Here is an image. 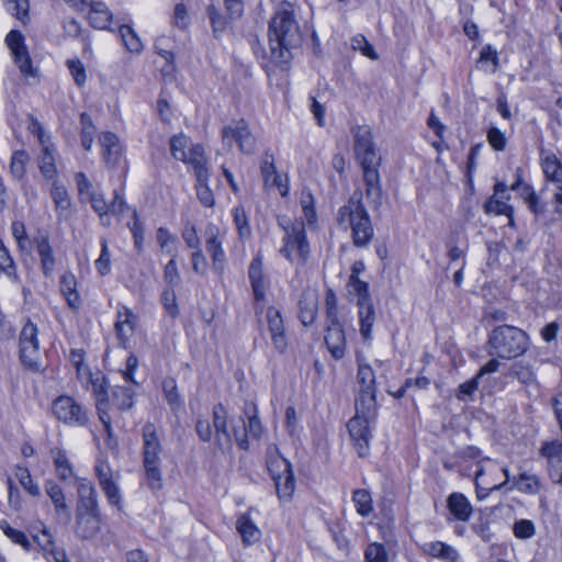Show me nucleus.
<instances>
[{"label": "nucleus", "mask_w": 562, "mask_h": 562, "mask_svg": "<svg viewBox=\"0 0 562 562\" xmlns=\"http://www.w3.org/2000/svg\"><path fill=\"white\" fill-rule=\"evenodd\" d=\"M487 140L491 147L497 151H503L506 148V137L497 127H490L487 131Z\"/></svg>", "instance_id": "obj_60"}, {"label": "nucleus", "mask_w": 562, "mask_h": 562, "mask_svg": "<svg viewBox=\"0 0 562 562\" xmlns=\"http://www.w3.org/2000/svg\"><path fill=\"white\" fill-rule=\"evenodd\" d=\"M226 233L216 225H209L206 228V251L212 259V267L215 272L222 274L225 268V252L223 250V241Z\"/></svg>", "instance_id": "obj_16"}, {"label": "nucleus", "mask_w": 562, "mask_h": 562, "mask_svg": "<svg viewBox=\"0 0 562 562\" xmlns=\"http://www.w3.org/2000/svg\"><path fill=\"white\" fill-rule=\"evenodd\" d=\"M260 169L265 187L276 190L281 196H286L289 193L288 177L277 171L273 155L265 154Z\"/></svg>", "instance_id": "obj_17"}, {"label": "nucleus", "mask_w": 562, "mask_h": 562, "mask_svg": "<svg viewBox=\"0 0 562 562\" xmlns=\"http://www.w3.org/2000/svg\"><path fill=\"white\" fill-rule=\"evenodd\" d=\"M301 40L302 35L293 5L286 1L281 2L269 24V43L272 58L285 61L289 50L297 46Z\"/></svg>", "instance_id": "obj_2"}, {"label": "nucleus", "mask_w": 562, "mask_h": 562, "mask_svg": "<svg viewBox=\"0 0 562 562\" xmlns=\"http://www.w3.org/2000/svg\"><path fill=\"white\" fill-rule=\"evenodd\" d=\"M101 488H102L103 493L105 494L110 505L115 506L119 509H121L122 508L121 493H120V488L116 485V483L114 482V480L101 485Z\"/></svg>", "instance_id": "obj_56"}, {"label": "nucleus", "mask_w": 562, "mask_h": 562, "mask_svg": "<svg viewBox=\"0 0 562 562\" xmlns=\"http://www.w3.org/2000/svg\"><path fill=\"white\" fill-rule=\"evenodd\" d=\"M210 167L207 168V176L205 180L196 179V194L200 202L206 207H213L215 198L213 191L209 188Z\"/></svg>", "instance_id": "obj_46"}, {"label": "nucleus", "mask_w": 562, "mask_h": 562, "mask_svg": "<svg viewBox=\"0 0 562 562\" xmlns=\"http://www.w3.org/2000/svg\"><path fill=\"white\" fill-rule=\"evenodd\" d=\"M513 374L524 384H530L536 380L532 368L522 362H517L513 366Z\"/></svg>", "instance_id": "obj_55"}, {"label": "nucleus", "mask_w": 562, "mask_h": 562, "mask_svg": "<svg viewBox=\"0 0 562 562\" xmlns=\"http://www.w3.org/2000/svg\"><path fill=\"white\" fill-rule=\"evenodd\" d=\"M245 414L248 416V426L243 424L240 429L234 428V437L237 446L243 449H248V437L249 431L255 438H259L263 431L261 422L257 416V407L254 403H247L245 406Z\"/></svg>", "instance_id": "obj_19"}, {"label": "nucleus", "mask_w": 562, "mask_h": 562, "mask_svg": "<svg viewBox=\"0 0 562 562\" xmlns=\"http://www.w3.org/2000/svg\"><path fill=\"white\" fill-rule=\"evenodd\" d=\"M5 43L21 74L25 77H35L37 75V68L32 64L23 34L16 30H12L7 34Z\"/></svg>", "instance_id": "obj_13"}, {"label": "nucleus", "mask_w": 562, "mask_h": 562, "mask_svg": "<svg viewBox=\"0 0 562 562\" xmlns=\"http://www.w3.org/2000/svg\"><path fill=\"white\" fill-rule=\"evenodd\" d=\"M491 351L504 359L516 358L528 348V338L525 331L515 326H499L490 335Z\"/></svg>", "instance_id": "obj_6"}, {"label": "nucleus", "mask_w": 562, "mask_h": 562, "mask_svg": "<svg viewBox=\"0 0 562 562\" xmlns=\"http://www.w3.org/2000/svg\"><path fill=\"white\" fill-rule=\"evenodd\" d=\"M97 271L101 276H108L111 271V255L106 239L101 240V254L94 262Z\"/></svg>", "instance_id": "obj_50"}, {"label": "nucleus", "mask_w": 562, "mask_h": 562, "mask_svg": "<svg viewBox=\"0 0 562 562\" xmlns=\"http://www.w3.org/2000/svg\"><path fill=\"white\" fill-rule=\"evenodd\" d=\"M45 492L52 501L57 516H64L67 521L70 520L69 506L66 502L65 493L60 485L54 481H47Z\"/></svg>", "instance_id": "obj_27"}, {"label": "nucleus", "mask_w": 562, "mask_h": 562, "mask_svg": "<svg viewBox=\"0 0 562 562\" xmlns=\"http://www.w3.org/2000/svg\"><path fill=\"white\" fill-rule=\"evenodd\" d=\"M43 146V154L40 158V169L43 176L48 179L53 180L57 176V170L55 167V156H54V147L52 144H44Z\"/></svg>", "instance_id": "obj_36"}, {"label": "nucleus", "mask_w": 562, "mask_h": 562, "mask_svg": "<svg viewBox=\"0 0 562 562\" xmlns=\"http://www.w3.org/2000/svg\"><path fill=\"white\" fill-rule=\"evenodd\" d=\"M267 469L274 481L277 494L281 501L289 502L295 490L291 463L281 456L276 446L267 450Z\"/></svg>", "instance_id": "obj_7"}, {"label": "nucleus", "mask_w": 562, "mask_h": 562, "mask_svg": "<svg viewBox=\"0 0 562 562\" xmlns=\"http://www.w3.org/2000/svg\"><path fill=\"white\" fill-rule=\"evenodd\" d=\"M539 453L548 462L550 475L553 471H560L558 483L562 482V445L558 440L543 442Z\"/></svg>", "instance_id": "obj_25"}, {"label": "nucleus", "mask_w": 562, "mask_h": 562, "mask_svg": "<svg viewBox=\"0 0 562 562\" xmlns=\"http://www.w3.org/2000/svg\"><path fill=\"white\" fill-rule=\"evenodd\" d=\"M535 532L536 528L531 520L521 519L514 524V533L519 539H529Z\"/></svg>", "instance_id": "obj_62"}, {"label": "nucleus", "mask_w": 562, "mask_h": 562, "mask_svg": "<svg viewBox=\"0 0 562 562\" xmlns=\"http://www.w3.org/2000/svg\"><path fill=\"white\" fill-rule=\"evenodd\" d=\"M102 518L97 507H76L75 533L82 540L94 538L101 530Z\"/></svg>", "instance_id": "obj_15"}, {"label": "nucleus", "mask_w": 562, "mask_h": 562, "mask_svg": "<svg viewBox=\"0 0 562 562\" xmlns=\"http://www.w3.org/2000/svg\"><path fill=\"white\" fill-rule=\"evenodd\" d=\"M236 528L241 536L243 542L252 544L261 538L260 529L250 520L247 515H241L236 521Z\"/></svg>", "instance_id": "obj_34"}, {"label": "nucleus", "mask_w": 562, "mask_h": 562, "mask_svg": "<svg viewBox=\"0 0 562 562\" xmlns=\"http://www.w3.org/2000/svg\"><path fill=\"white\" fill-rule=\"evenodd\" d=\"M222 139L224 146L231 149L236 144L238 149L246 155H251L256 150V137L245 120L234 121L224 126Z\"/></svg>", "instance_id": "obj_11"}, {"label": "nucleus", "mask_w": 562, "mask_h": 562, "mask_svg": "<svg viewBox=\"0 0 562 562\" xmlns=\"http://www.w3.org/2000/svg\"><path fill=\"white\" fill-rule=\"evenodd\" d=\"M357 380L360 385L359 397L356 404L360 405V409H374L375 408V375L372 368L366 363L361 355H357Z\"/></svg>", "instance_id": "obj_12"}, {"label": "nucleus", "mask_w": 562, "mask_h": 562, "mask_svg": "<svg viewBox=\"0 0 562 562\" xmlns=\"http://www.w3.org/2000/svg\"><path fill=\"white\" fill-rule=\"evenodd\" d=\"M171 23L173 26L180 30H186L189 26L190 15L187 7L183 3H177L175 5Z\"/></svg>", "instance_id": "obj_52"}, {"label": "nucleus", "mask_w": 562, "mask_h": 562, "mask_svg": "<svg viewBox=\"0 0 562 562\" xmlns=\"http://www.w3.org/2000/svg\"><path fill=\"white\" fill-rule=\"evenodd\" d=\"M353 138L356 158L363 170L366 195L375 207H379L382 204L383 193L378 171L380 157L373 144L372 131L367 125L358 126Z\"/></svg>", "instance_id": "obj_1"}, {"label": "nucleus", "mask_w": 562, "mask_h": 562, "mask_svg": "<svg viewBox=\"0 0 562 562\" xmlns=\"http://www.w3.org/2000/svg\"><path fill=\"white\" fill-rule=\"evenodd\" d=\"M35 243L37 252L41 257L43 272L46 277H50L54 272L56 260L48 236H41L36 238Z\"/></svg>", "instance_id": "obj_30"}, {"label": "nucleus", "mask_w": 562, "mask_h": 562, "mask_svg": "<svg viewBox=\"0 0 562 562\" xmlns=\"http://www.w3.org/2000/svg\"><path fill=\"white\" fill-rule=\"evenodd\" d=\"M512 481L514 486L524 494L536 495L542 487L540 479L536 474H529L527 472L514 476Z\"/></svg>", "instance_id": "obj_35"}, {"label": "nucleus", "mask_w": 562, "mask_h": 562, "mask_svg": "<svg viewBox=\"0 0 562 562\" xmlns=\"http://www.w3.org/2000/svg\"><path fill=\"white\" fill-rule=\"evenodd\" d=\"M337 224L345 231L351 229L355 246L364 247L373 237L370 216L362 203V192L356 190L348 202L338 209Z\"/></svg>", "instance_id": "obj_3"}, {"label": "nucleus", "mask_w": 562, "mask_h": 562, "mask_svg": "<svg viewBox=\"0 0 562 562\" xmlns=\"http://www.w3.org/2000/svg\"><path fill=\"white\" fill-rule=\"evenodd\" d=\"M325 342L335 359L338 360L345 356L346 337L338 318H331L330 324L327 326Z\"/></svg>", "instance_id": "obj_21"}, {"label": "nucleus", "mask_w": 562, "mask_h": 562, "mask_svg": "<svg viewBox=\"0 0 562 562\" xmlns=\"http://www.w3.org/2000/svg\"><path fill=\"white\" fill-rule=\"evenodd\" d=\"M38 328L30 319L23 326L20 334V357L23 364L32 370H38Z\"/></svg>", "instance_id": "obj_14"}, {"label": "nucleus", "mask_w": 562, "mask_h": 562, "mask_svg": "<svg viewBox=\"0 0 562 562\" xmlns=\"http://www.w3.org/2000/svg\"><path fill=\"white\" fill-rule=\"evenodd\" d=\"M540 162L546 178L555 183L558 192H562V164L554 153L540 149Z\"/></svg>", "instance_id": "obj_23"}, {"label": "nucleus", "mask_w": 562, "mask_h": 562, "mask_svg": "<svg viewBox=\"0 0 562 562\" xmlns=\"http://www.w3.org/2000/svg\"><path fill=\"white\" fill-rule=\"evenodd\" d=\"M60 291L70 307H79L80 296L77 291V279L72 272L65 271L60 277Z\"/></svg>", "instance_id": "obj_31"}, {"label": "nucleus", "mask_w": 562, "mask_h": 562, "mask_svg": "<svg viewBox=\"0 0 562 562\" xmlns=\"http://www.w3.org/2000/svg\"><path fill=\"white\" fill-rule=\"evenodd\" d=\"M50 193L58 215L67 216L70 206V200L66 188L64 186L54 183Z\"/></svg>", "instance_id": "obj_39"}, {"label": "nucleus", "mask_w": 562, "mask_h": 562, "mask_svg": "<svg viewBox=\"0 0 562 562\" xmlns=\"http://www.w3.org/2000/svg\"><path fill=\"white\" fill-rule=\"evenodd\" d=\"M81 123V145L86 150H90L93 143V135L95 127L91 121V117L87 113H82L80 116Z\"/></svg>", "instance_id": "obj_45"}, {"label": "nucleus", "mask_w": 562, "mask_h": 562, "mask_svg": "<svg viewBox=\"0 0 562 562\" xmlns=\"http://www.w3.org/2000/svg\"><path fill=\"white\" fill-rule=\"evenodd\" d=\"M70 362L76 367L77 374L80 379L90 375L88 368L85 366V352L82 349H72L69 355Z\"/></svg>", "instance_id": "obj_63"}, {"label": "nucleus", "mask_w": 562, "mask_h": 562, "mask_svg": "<svg viewBox=\"0 0 562 562\" xmlns=\"http://www.w3.org/2000/svg\"><path fill=\"white\" fill-rule=\"evenodd\" d=\"M268 321L272 342L276 349L282 352L288 345L283 318H268Z\"/></svg>", "instance_id": "obj_38"}, {"label": "nucleus", "mask_w": 562, "mask_h": 562, "mask_svg": "<svg viewBox=\"0 0 562 562\" xmlns=\"http://www.w3.org/2000/svg\"><path fill=\"white\" fill-rule=\"evenodd\" d=\"M356 404V415L348 422L347 428L353 442V447L360 458L369 453L371 428L370 425L374 418V409H360Z\"/></svg>", "instance_id": "obj_9"}, {"label": "nucleus", "mask_w": 562, "mask_h": 562, "mask_svg": "<svg viewBox=\"0 0 562 562\" xmlns=\"http://www.w3.org/2000/svg\"><path fill=\"white\" fill-rule=\"evenodd\" d=\"M447 507L454 518L461 521H468L473 510L468 498L462 493L458 492L448 496Z\"/></svg>", "instance_id": "obj_28"}, {"label": "nucleus", "mask_w": 562, "mask_h": 562, "mask_svg": "<svg viewBox=\"0 0 562 562\" xmlns=\"http://www.w3.org/2000/svg\"><path fill=\"white\" fill-rule=\"evenodd\" d=\"M135 326V318H124V321L115 323V331L122 347L126 348L127 341L134 334Z\"/></svg>", "instance_id": "obj_47"}, {"label": "nucleus", "mask_w": 562, "mask_h": 562, "mask_svg": "<svg viewBox=\"0 0 562 562\" xmlns=\"http://www.w3.org/2000/svg\"><path fill=\"white\" fill-rule=\"evenodd\" d=\"M352 47L360 50L362 55L372 60H376L379 57L372 44H370L362 35H359L352 40Z\"/></svg>", "instance_id": "obj_61"}, {"label": "nucleus", "mask_w": 562, "mask_h": 562, "mask_svg": "<svg viewBox=\"0 0 562 562\" xmlns=\"http://www.w3.org/2000/svg\"><path fill=\"white\" fill-rule=\"evenodd\" d=\"M132 218L133 222L127 225L133 234L135 247L140 249L144 241V227L138 218L136 210H132Z\"/></svg>", "instance_id": "obj_59"}, {"label": "nucleus", "mask_w": 562, "mask_h": 562, "mask_svg": "<svg viewBox=\"0 0 562 562\" xmlns=\"http://www.w3.org/2000/svg\"><path fill=\"white\" fill-rule=\"evenodd\" d=\"M52 414L58 422L70 427H85L89 423L86 408L68 395H60L53 401Z\"/></svg>", "instance_id": "obj_10"}, {"label": "nucleus", "mask_w": 562, "mask_h": 562, "mask_svg": "<svg viewBox=\"0 0 562 562\" xmlns=\"http://www.w3.org/2000/svg\"><path fill=\"white\" fill-rule=\"evenodd\" d=\"M162 446L154 424L147 423L143 427V463L148 486L151 490H160L162 475L160 471V456Z\"/></svg>", "instance_id": "obj_4"}, {"label": "nucleus", "mask_w": 562, "mask_h": 562, "mask_svg": "<svg viewBox=\"0 0 562 562\" xmlns=\"http://www.w3.org/2000/svg\"><path fill=\"white\" fill-rule=\"evenodd\" d=\"M424 551L430 557L448 562H458L459 552L450 544L441 541H432L424 546Z\"/></svg>", "instance_id": "obj_33"}, {"label": "nucleus", "mask_w": 562, "mask_h": 562, "mask_svg": "<svg viewBox=\"0 0 562 562\" xmlns=\"http://www.w3.org/2000/svg\"><path fill=\"white\" fill-rule=\"evenodd\" d=\"M249 279L252 285L256 301L265 299L267 281L262 271V260L260 257L252 259L249 266Z\"/></svg>", "instance_id": "obj_29"}, {"label": "nucleus", "mask_w": 562, "mask_h": 562, "mask_svg": "<svg viewBox=\"0 0 562 562\" xmlns=\"http://www.w3.org/2000/svg\"><path fill=\"white\" fill-rule=\"evenodd\" d=\"M66 64L77 86L82 87L87 81L85 65L79 59H68Z\"/></svg>", "instance_id": "obj_53"}, {"label": "nucleus", "mask_w": 562, "mask_h": 562, "mask_svg": "<svg viewBox=\"0 0 562 562\" xmlns=\"http://www.w3.org/2000/svg\"><path fill=\"white\" fill-rule=\"evenodd\" d=\"M30 157L24 150H16L11 157L10 171L16 179H22L25 175L26 165Z\"/></svg>", "instance_id": "obj_44"}, {"label": "nucleus", "mask_w": 562, "mask_h": 562, "mask_svg": "<svg viewBox=\"0 0 562 562\" xmlns=\"http://www.w3.org/2000/svg\"><path fill=\"white\" fill-rule=\"evenodd\" d=\"M233 217L238 234L241 238H246L250 236L251 229L248 223V218L244 207L236 206L233 209Z\"/></svg>", "instance_id": "obj_49"}, {"label": "nucleus", "mask_w": 562, "mask_h": 562, "mask_svg": "<svg viewBox=\"0 0 562 562\" xmlns=\"http://www.w3.org/2000/svg\"><path fill=\"white\" fill-rule=\"evenodd\" d=\"M134 393L126 386H116L113 391V402L120 409H128L133 406Z\"/></svg>", "instance_id": "obj_48"}, {"label": "nucleus", "mask_w": 562, "mask_h": 562, "mask_svg": "<svg viewBox=\"0 0 562 562\" xmlns=\"http://www.w3.org/2000/svg\"><path fill=\"white\" fill-rule=\"evenodd\" d=\"M509 196H495L493 195L485 204L484 210L488 214L506 215L509 217V223H513V207L506 202Z\"/></svg>", "instance_id": "obj_37"}, {"label": "nucleus", "mask_w": 562, "mask_h": 562, "mask_svg": "<svg viewBox=\"0 0 562 562\" xmlns=\"http://www.w3.org/2000/svg\"><path fill=\"white\" fill-rule=\"evenodd\" d=\"M95 475L100 486L113 481V473L110 464L104 460H98L94 467Z\"/></svg>", "instance_id": "obj_64"}, {"label": "nucleus", "mask_w": 562, "mask_h": 562, "mask_svg": "<svg viewBox=\"0 0 562 562\" xmlns=\"http://www.w3.org/2000/svg\"><path fill=\"white\" fill-rule=\"evenodd\" d=\"M44 555L48 562H69L64 549L56 548L52 540L43 547Z\"/></svg>", "instance_id": "obj_57"}, {"label": "nucleus", "mask_w": 562, "mask_h": 562, "mask_svg": "<svg viewBox=\"0 0 562 562\" xmlns=\"http://www.w3.org/2000/svg\"><path fill=\"white\" fill-rule=\"evenodd\" d=\"M92 209L99 214L103 225H110L108 215L110 214L109 203L105 201L104 195L100 192L93 191L86 199Z\"/></svg>", "instance_id": "obj_40"}, {"label": "nucleus", "mask_w": 562, "mask_h": 562, "mask_svg": "<svg viewBox=\"0 0 562 562\" xmlns=\"http://www.w3.org/2000/svg\"><path fill=\"white\" fill-rule=\"evenodd\" d=\"M49 456L53 460L55 474L61 482L70 483L72 480H76L72 463L64 449L53 448L49 451Z\"/></svg>", "instance_id": "obj_24"}, {"label": "nucleus", "mask_w": 562, "mask_h": 562, "mask_svg": "<svg viewBox=\"0 0 562 562\" xmlns=\"http://www.w3.org/2000/svg\"><path fill=\"white\" fill-rule=\"evenodd\" d=\"M5 8L14 18L24 20L29 14V0H5Z\"/></svg>", "instance_id": "obj_54"}, {"label": "nucleus", "mask_w": 562, "mask_h": 562, "mask_svg": "<svg viewBox=\"0 0 562 562\" xmlns=\"http://www.w3.org/2000/svg\"><path fill=\"white\" fill-rule=\"evenodd\" d=\"M88 12V20L91 26L105 30L112 22V13L103 2H88L86 10Z\"/></svg>", "instance_id": "obj_26"}, {"label": "nucleus", "mask_w": 562, "mask_h": 562, "mask_svg": "<svg viewBox=\"0 0 562 562\" xmlns=\"http://www.w3.org/2000/svg\"><path fill=\"white\" fill-rule=\"evenodd\" d=\"M121 37L124 46L132 53H140L143 50V43L136 32L127 25L120 27Z\"/></svg>", "instance_id": "obj_42"}, {"label": "nucleus", "mask_w": 562, "mask_h": 562, "mask_svg": "<svg viewBox=\"0 0 562 562\" xmlns=\"http://www.w3.org/2000/svg\"><path fill=\"white\" fill-rule=\"evenodd\" d=\"M15 477L22 485V487L32 496H40L41 491L36 483L33 482L32 475L29 471V469L16 465L15 467Z\"/></svg>", "instance_id": "obj_43"}, {"label": "nucleus", "mask_w": 562, "mask_h": 562, "mask_svg": "<svg viewBox=\"0 0 562 562\" xmlns=\"http://www.w3.org/2000/svg\"><path fill=\"white\" fill-rule=\"evenodd\" d=\"M228 413L222 404L213 407V426L215 429V445L222 452H229L233 447L232 435L228 430Z\"/></svg>", "instance_id": "obj_18"}, {"label": "nucleus", "mask_w": 562, "mask_h": 562, "mask_svg": "<svg viewBox=\"0 0 562 562\" xmlns=\"http://www.w3.org/2000/svg\"><path fill=\"white\" fill-rule=\"evenodd\" d=\"M170 151L175 159L192 170L196 179H206L209 160L200 144L192 143L184 134L175 135L170 138Z\"/></svg>", "instance_id": "obj_5"}, {"label": "nucleus", "mask_w": 562, "mask_h": 562, "mask_svg": "<svg viewBox=\"0 0 562 562\" xmlns=\"http://www.w3.org/2000/svg\"><path fill=\"white\" fill-rule=\"evenodd\" d=\"M367 562H387V553L383 544L371 543L366 550Z\"/></svg>", "instance_id": "obj_58"}, {"label": "nucleus", "mask_w": 562, "mask_h": 562, "mask_svg": "<svg viewBox=\"0 0 562 562\" xmlns=\"http://www.w3.org/2000/svg\"><path fill=\"white\" fill-rule=\"evenodd\" d=\"M357 513L362 517H368L373 512V501L367 490H357L352 494Z\"/></svg>", "instance_id": "obj_41"}, {"label": "nucleus", "mask_w": 562, "mask_h": 562, "mask_svg": "<svg viewBox=\"0 0 562 562\" xmlns=\"http://www.w3.org/2000/svg\"><path fill=\"white\" fill-rule=\"evenodd\" d=\"M99 144L102 149L101 155L105 166L110 169L115 168L123 154V147L119 137L111 132L101 133L99 135Z\"/></svg>", "instance_id": "obj_20"}, {"label": "nucleus", "mask_w": 562, "mask_h": 562, "mask_svg": "<svg viewBox=\"0 0 562 562\" xmlns=\"http://www.w3.org/2000/svg\"><path fill=\"white\" fill-rule=\"evenodd\" d=\"M349 294L359 306V316H372L373 307L370 303L369 284L359 278H349Z\"/></svg>", "instance_id": "obj_22"}, {"label": "nucleus", "mask_w": 562, "mask_h": 562, "mask_svg": "<svg viewBox=\"0 0 562 562\" xmlns=\"http://www.w3.org/2000/svg\"><path fill=\"white\" fill-rule=\"evenodd\" d=\"M78 502L77 507H97L98 495L92 482L88 479L81 477L77 480Z\"/></svg>", "instance_id": "obj_32"}, {"label": "nucleus", "mask_w": 562, "mask_h": 562, "mask_svg": "<svg viewBox=\"0 0 562 562\" xmlns=\"http://www.w3.org/2000/svg\"><path fill=\"white\" fill-rule=\"evenodd\" d=\"M0 529L13 542L22 546L24 549H29L30 541L23 531L12 528L5 520L0 521Z\"/></svg>", "instance_id": "obj_51"}, {"label": "nucleus", "mask_w": 562, "mask_h": 562, "mask_svg": "<svg viewBox=\"0 0 562 562\" xmlns=\"http://www.w3.org/2000/svg\"><path fill=\"white\" fill-rule=\"evenodd\" d=\"M284 229L283 247L280 252L291 262L303 265L310 255V245L306 238L303 222L281 223Z\"/></svg>", "instance_id": "obj_8"}]
</instances>
